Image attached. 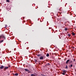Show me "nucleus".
<instances>
[{"instance_id": "25", "label": "nucleus", "mask_w": 76, "mask_h": 76, "mask_svg": "<svg viewBox=\"0 0 76 76\" xmlns=\"http://www.w3.org/2000/svg\"><path fill=\"white\" fill-rule=\"evenodd\" d=\"M6 27H7V26H6Z\"/></svg>"}, {"instance_id": "11", "label": "nucleus", "mask_w": 76, "mask_h": 76, "mask_svg": "<svg viewBox=\"0 0 76 76\" xmlns=\"http://www.w3.org/2000/svg\"><path fill=\"white\" fill-rule=\"evenodd\" d=\"M46 56L47 57H49V53H47V54H46Z\"/></svg>"}, {"instance_id": "8", "label": "nucleus", "mask_w": 76, "mask_h": 76, "mask_svg": "<svg viewBox=\"0 0 76 76\" xmlns=\"http://www.w3.org/2000/svg\"><path fill=\"white\" fill-rule=\"evenodd\" d=\"M72 35L73 36L75 35V33L72 32Z\"/></svg>"}, {"instance_id": "4", "label": "nucleus", "mask_w": 76, "mask_h": 76, "mask_svg": "<svg viewBox=\"0 0 76 76\" xmlns=\"http://www.w3.org/2000/svg\"><path fill=\"white\" fill-rule=\"evenodd\" d=\"M9 68V67H7H7H5L4 68V71H5V70H6V69H8Z\"/></svg>"}, {"instance_id": "6", "label": "nucleus", "mask_w": 76, "mask_h": 76, "mask_svg": "<svg viewBox=\"0 0 76 76\" xmlns=\"http://www.w3.org/2000/svg\"><path fill=\"white\" fill-rule=\"evenodd\" d=\"M29 69H24V70L25 71H26V72H29Z\"/></svg>"}, {"instance_id": "19", "label": "nucleus", "mask_w": 76, "mask_h": 76, "mask_svg": "<svg viewBox=\"0 0 76 76\" xmlns=\"http://www.w3.org/2000/svg\"><path fill=\"white\" fill-rule=\"evenodd\" d=\"M35 63H36V62H37V60H35Z\"/></svg>"}, {"instance_id": "7", "label": "nucleus", "mask_w": 76, "mask_h": 76, "mask_svg": "<svg viewBox=\"0 0 76 76\" xmlns=\"http://www.w3.org/2000/svg\"><path fill=\"white\" fill-rule=\"evenodd\" d=\"M14 76H18V74L16 73L15 74H13Z\"/></svg>"}, {"instance_id": "17", "label": "nucleus", "mask_w": 76, "mask_h": 76, "mask_svg": "<svg viewBox=\"0 0 76 76\" xmlns=\"http://www.w3.org/2000/svg\"><path fill=\"white\" fill-rule=\"evenodd\" d=\"M6 1H7V2H9V0H6Z\"/></svg>"}, {"instance_id": "24", "label": "nucleus", "mask_w": 76, "mask_h": 76, "mask_svg": "<svg viewBox=\"0 0 76 76\" xmlns=\"http://www.w3.org/2000/svg\"><path fill=\"white\" fill-rule=\"evenodd\" d=\"M15 50L14 49V50L15 51Z\"/></svg>"}, {"instance_id": "10", "label": "nucleus", "mask_w": 76, "mask_h": 76, "mask_svg": "<svg viewBox=\"0 0 76 76\" xmlns=\"http://www.w3.org/2000/svg\"><path fill=\"white\" fill-rule=\"evenodd\" d=\"M73 66V65L71 64L70 65V66H69V67H70V68H72V67Z\"/></svg>"}, {"instance_id": "21", "label": "nucleus", "mask_w": 76, "mask_h": 76, "mask_svg": "<svg viewBox=\"0 0 76 76\" xmlns=\"http://www.w3.org/2000/svg\"><path fill=\"white\" fill-rule=\"evenodd\" d=\"M70 63H73V61H70Z\"/></svg>"}, {"instance_id": "12", "label": "nucleus", "mask_w": 76, "mask_h": 76, "mask_svg": "<svg viewBox=\"0 0 76 76\" xmlns=\"http://www.w3.org/2000/svg\"><path fill=\"white\" fill-rule=\"evenodd\" d=\"M31 76H35V75H34V74H31Z\"/></svg>"}, {"instance_id": "2", "label": "nucleus", "mask_w": 76, "mask_h": 76, "mask_svg": "<svg viewBox=\"0 0 76 76\" xmlns=\"http://www.w3.org/2000/svg\"><path fill=\"white\" fill-rule=\"evenodd\" d=\"M69 62H70V59H68L66 60V64H68V63H69Z\"/></svg>"}, {"instance_id": "23", "label": "nucleus", "mask_w": 76, "mask_h": 76, "mask_svg": "<svg viewBox=\"0 0 76 76\" xmlns=\"http://www.w3.org/2000/svg\"><path fill=\"white\" fill-rule=\"evenodd\" d=\"M41 75H42V76H43V75H42V74H41Z\"/></svg>"}, {"instance_id": "5", "label": "nucleus", "mask_w": 76, "mask_h": 76, "mask_svg": "<svg viewBox=\"0 0 76 76\" xmlns=\"http://www.w3.org/2000/svg\"><path fill=\"white\" fill-rule=\"evenodd\" d=\"M4 66L2 65L0 67V69H3V68H4Z\"/></svg>"}, {"instance_id": "14", "label": "nucleus", "mask_w": 76, "mask_h": 76, "mask_svg": "<svg viewBox=\"0 0 76 76\" xmlns=\"http://www.w3.org/2000/svg\"><path fill=\"white\" fill-rule=\"evenodd\" d=\"M70 34H68V36L69 37H70Z\"/></svg>"}, {"instance_id": "15", "label": "nucleus", "mask_w": 76, "mask_h": 76, "mask_svg": "<svg viewBox=\"0 0 76 76\" xmlns=\"http://www.w3.org/2000/svg\"><path fill=\"white\" fill-rule=\"evenodd\" d=\"M66 69H67V65H66V67H65Z\"/></svg>"}, {"instance_id": "13", "label": "nucleus", "mask_w": 76, "mask_h": 76, "mask_svg": "<svg viewBox=\"0 0 76 76\" xmlns=\"http://www.w3.org/2000/svg\"><path fill=\"white\" fill-rule=\"evenodd\" d=\"M64 30L65 31H67V29L66 28H65Z\"/></svg>"}, {"instance_id": "20", "label": "nucleus", "mask_w": 76, "mask_h": 76, "mask_svg": "<svg viewBox=\"0 0 76 76\" xmlns=\"http://www.w3.org/2000/svg\"><path fill=\"white\" fill-rule=\"evenodd\" d=\"M28 73H31V72L29 70V71H28Z\"/></svg>"}, {"instance_id": "3", "label": "nucleus", "mask_w": 76, "mask_h": 76, "mask_svg": "<svg viewBox=\"0 0 76 76\" xmlns=\"http://www.w3.org/2000/svg\"><path fill=\"white\" fill-rule=\"evenodd\" d=\"M40 60H44V56H41L39 58Z\"/></svg>"}, {"instance_id": "18", "label": "nucleus", "mask_w": 76, "mask_h": 76, "mask_svg": "<svg viewBox=\"0 0 76 76\" xmlns=\"http://www.w3.org/2000/svg\"><path fill=\"white\" fill-rule=\"evenodd\" d=\"M8 65V67H10V65H9V64Z\"/></svg>"}, {"instance_id": "9", "label": "nucleus", "mask_w": 76, "mask_h": 76, "mask_svg": "<svg viewBox=\"0 0 76 76\" xmlns=\"http://www.w3.org/2000/svg\"><path fill=\"white\" fill-rule=\"evenodd\" d=\"M37 57H40L41 55L40 54H37Z\"/></svg>"}, {"instance_id": "1", "label": "nucleus", "mask_w": 76, "mask_h": 76, "mask_svg": "<svg viewBox=\"0 0 76 76\" xmlns=\"http://www.w3.org/2000/svg\"><path fill=\"white\" fill-rule=\"evenodd\" d=\"M63 73H62V75H65V73H66V70H64L63 71Z\"/></svg>"}, {"instance_id": "16", "label": "nucleus", "mask_w": 76, "mask_h": 76, "mask_svg": "<svg viewBox=\"0 0 76 76\" xmlns=\"http://www.w3.org/2000/svg\"><path fill=\"white\" fill-rule=\"evenodd\" d=\"M76 60L75 59H73V61L74 62H75V61Z\"/></svg>"}, {"instance_id": "22", "label": "nucleus", "mask_w": 76, "mask_h": 76, "mask_svg": "<svg viewBox=\"0 0 76 76\" xmlns=\"http://www.w3.org/2000/svg\"><path fill=\"white\" fill-rule=\"evenodd\" d=\"M48 65L49 66V65H50V63H48Z\"/></svg>"}]
</instances>
